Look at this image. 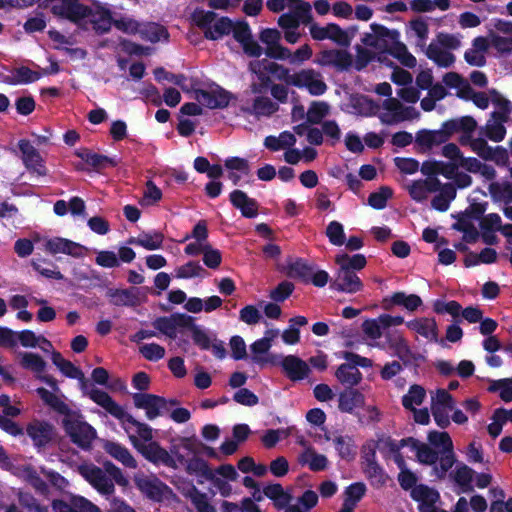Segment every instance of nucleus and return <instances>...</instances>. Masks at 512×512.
I'll return each mask as SVG.
<instances>
[{"label":"nucleus","instance_id":"1","mask_svg":"<svg viewBox=\"0 0 512 512\" xmlns=\"http://www.w3.org/2000/svg\"><path fill=\"white\" fill-rule=\"evenodd\" d=\"M90 399L105 409L110 415L116 419L127 422L136 427L137 433L144 441H151L152 429L145 423L135 419L131 414L127 413L122 406H120L107 392L94 389L90 393Z\"/></svg>","mask_w":512,"mask_h":512},{"label":"nucleus","instance_id":"2","mask_svg":"<svg viewBox=\"0 0 512 512\" xmlns=\"http://www.w3.org/2000/svg\"><path fill=\"white\" fill-rule=\"evenodd\" d=\"M62 426L71 442L84 451L92 448V443L97 436L94 427L83 420L80 412L75 411L67 418L62 419Z\"/></svg>","mask_w":512,"mask_h":512},{"label":"nucleus","instance_id":"3","mask_svg":"<svg viewBox=\"0 0 512 512\" xmlns=\"http://www.w3.org/2000/svg\"><path fill=\"white\" fill-rule=\"evenodd\" d=\"M371 33H365L361 39L365 46L372 47L380 53H387L393 43L400 39V33L396 29H388L386 26L372 23Z\"/></svg>","mask_w":512,"mask_h":512},{"label":"nucleus","instance_id":"4","mask_svg":"<svg viewBox=\"0 0 512 512\" xmlns=\"http://www.w3.org/2000/svg\"><path fill=\"white\" fill-rule=\"evenodd\" d=\"M134 447L141 455L154 465H163L168 468L177 469L176 460L170 453L164 449L157 441L148 443H138L136 437H131Z\"/></svg>","mask_w":512,"mask_h":512},{"label":"nucleus","instance_id":"5","mask_svg":"<svg viewBox=\"0 0 512 512\" xmlns=\"http://www.w3.org/2000/svg\"><path fill=\"white\" fill-rule=\"evenodd\" d=\"M78 473L100 494L112 495L115 491L114 481L106 475L102 468L95 464H81Z\"/></svg>","mask_w":512,"mask_h":512},{"label":"nucleus","instance_id":"6","mask_svg":"<svg viewBox=\"0 0 512 512\" xmlns=\"http://www.w3.org/2000/svg\"><path fill=\"white\" fill-rule=\"evenodd\" d=\"M234 98L233 94L219 85L214 89H196L195 99L199 104L209 109H224L228 107L230 101Z\"/></svg>","mask_w":512,"mask_h":512},{"label":"nucleus","instance_id":"7","mask_svg":"<svg viewBox=\"0 0 512 512\" xmlns=\"http://www.w3.org/2000/svg\"><path fill=\"white\" fill-rule=\"evenodd\" d=\"M18 148L22 154L21 159L23 164L31 174H36L37 176L47 175V168L45 166L44 159L29 140H19Z\"/></svg>","mask_w":512,"mask_h":512},{"label":"nucleus","instance_id":"8","mask_svg":"<svg viewBox=\"0 0 512 512\" xmlns=\"http://www.w3.org/2000/svg\"><path fill=\"white\" fill-rule=\"evenodd\" d=\"M134 406L138 409H144L146 417L154 420L159 417L163 411H167V400L155 394L134 393L132 396Z\"/></svg>","mask_w":512,"mask_h":512},{"label":"nucleus","instance_id":"9","mask_svg":"<svg viewBox=\"0 0 512 512\" xmlns=\"http://www.w3.org/2000/svg\"><path fill=\"white\" fill-rule=\"evenodd\" d=\"M26 433L34 447L40 451L46 448L55 437V428L47 421H34L27 425Z\"/></svg>","mask_w":512,"mask_h":512},{"label":"nucleus","instance_id":"10","mask_svg":"<svg viewBox=\"0 0 512 512\" xmlns=\"http://www.w3.org/2000/svg\"><path fill=\"white\" fill-rule=\"evenodd\" d=\"M191 324V316L185 313H173L170 316H161L156 318L152 325L155 329L166 335L170 339H176V329L186 328Z\"/></svg>","mask_w":512,"mask_h":512},{"label":"nucleus","instance_id":"11","mask_svg":"<svg viewBox=\"0 0 512 512\" xmlns=\"http://www.w3.org/2000/svg\"><path fill=\"white\" fill-rule=\"evenodd\" d=\"M134 483L142 494L155 502H161L164 498L165 491L169 490V487L157 477L136 475L134 477Z\"/></svg>","mask_w":512,"mask_h":512},{"label":"nucleus","instance_id":"12","mask_svg":"<svg viewBox=\"0 0 512 512\" xmlns=\"http://www.w3.org/2000/svg\"><path fill=\"white\" fill-rule=\"evenodd\" d=\"M363 287V282L356 272L350 271L346 267H339L335 280L330 284L331 289L349 294L362 291Z\"/></svg>","mask_w":512,"mask_h":512},{"label":"nucleus","instance_id":"13","mask_svg":"<svg viewBox=\"0 0 512 512\" xmlns=\"http://www.w3.org/2000/svg\"><path fill=\"white\" fill-rule=\"evenodd\" d=\"M319 64L334 67L340 72L348 71L353 66V57L347 50H324L320 53Z\"/></svg>","mask_w":512,"mask_h":512},{"label":"nucleus","instance_id":"14","mask_svg":"<svg viewBox=\"0 0 512 512\" xmlns=\"http://www.w3.org/2000/svg\"><path fill=\"white\" fill-rule=\"evenodd\" d=\"M51 507L54 512H102L98 506L79 495L72 496L69 502L54 499Z\"/></svg>","mask_w":512,"mask_h":512},{"label":"nucleus","instance_id":"15","mask_svg":"<svg viewBox=\"0 0 512 512\" xmlns=\"http://www.w3.org/2000/svg\"><path fill=\"white\" fill-rule=\"evenodd\" d=\"M232 206L240 210L245 218H255L258 215L259 203L256 199L248 197L242 190H233L229 195Z\"/></svg>","mask_w":512,"mask_h":512},{"label":"nucleus","instance_id":"16","mask_svg":"<svg viewBox=\"0 0 512 512\" xmlns=\"http://www.w3.org/2000/svg\"><path fill=\"white\" fill-rule=\"evenodd\" d=\"M283 371L291 381H300L305 379L310 368L308 364L295 355L285 356L280 362Z\"/></svg>","mask_w":512,"mask_h":512},{"label":"nucleus","instance_id":"17","mask_svg":"<svg viewBox=\"0 0 512 512\" xmlns=\"http://www.w3.org/2000/svg\"><path fill=\"white\" fill-rule=\"evenodd\" d=\"M422 299L416 294L406 295L404 292H395L390 297H386L382 301L385 310L391 309L392 306H403L408 311H415L422 305Z\"/></svg>","mask_w":512,"mask_h":512},{"label":"nucleus","instance_id":"18","mask_svg":"<svg viewBox=\"0 0 512 512\" xmlns=\"http://www.w3.org/2000/svg\"><path fill=\"white\" fill-rule=\"evenodd\" d=\"M406 326L432 342H438V327L434 318H417L406 322Z\"/></svg>","mask_w":512,"mask_h":512},{"label":"nucleus","instance_id":"19","mask_svg":"<svg viewBox=\"0 0 512 512\" xmlns=\"http://www.w3.org/2000/svg\"><path fill=\"white\" fill-rule=\"evenodd\" d=\"M76 155L97 172H100L107 167H116L119 163L115 157L98 154L89 149L78 151L76 152Z\"/></svg>","mask_w":512,"mask_h":512},{"label":"nucleus","instance_id":"20","mask_svg":"<svg viewBox=\"0 0 512 512\" xmlns=\"http://www.w3.org/2000/svg\"><path fill=\"white\" fill-rule=\"evenodd\" d=\"M338 408L344 413H353L355 408H362L365 404V396L359 390L346 388L339 394Z\"/></svg>","mask_w":512,"mask_h":512},{"label":"nucleus","instance_id":"21","mask_svg":"<svg viewBox=\"0 0 512 512\" xmlns=\"http://www.w3.org/2000/svg\"><path fill=\"white\" fill-rule=\"evenodd\" d=\"M137 288L109 289L107 296L115 306L136 307L140 304Z\"/></svg>","mask_w":512,"mask_h":512},{"label":"nucleus","instance_id":"22","mask_svg":"<svg viewBox=\"0 0 512 512\" xmlns=\"http://www.w3.org/2000/svg\"><path fill=\"white\" fill-rule=\"evenodd\" d=\"M477 127V122L471 116H463L456 119H450L442 123L441 129L448 139L459 131L463 133H472Z\"/></svg>","mask_w":512,"mask_h":512},{"label":"nucleus","instance_id":"23","mask_svg":"<svg viewBox=\"0 0 512 512\" xmlns=\"http://www.w3.org/2000/svg\"><path fill=\"white\" fill-rule=\"evenodd\" d=\"M42 77V73L34 71L27 66L15 68L12 75H5L2 82L8 85L30 84Z\"/></svg>","mask_w":512,"mask_h":512},{"label":"nucleus","instance_id":"24","mask_svg":"<svg viewBox=\"0 0 512 512\" xmlns=\"http://www.w3.org/2000/svg\"><path fill=\"white\" fill-rule=\"evenodd\" d=\"M103 448L107 454L121 462L124 466L132 469L137 467V461L124 445L118 442L107 441Z\"/></svg>","mask_w":512,"mask_h":512},{"label":"nucleus","instance_id":"25","mask_svg":"<svg viewBox=\"0 0 512 512\" xmlns=\"http://www.w3.org/2000/svg\"><path fill=\"white\" fill-rule=\"evenodd\" d=\"M21 477L28 483L39 495L47 497L50 493L49 486L40 476L37 470L30 464L24 465L21 469Z\"/></svg>","mask_w":512,"mask_h":512},{"label":"nucleus","instance_id":"26","mask_svg":"<svg viewBox=\"0 0 512 512\" xmlns=\"http://www.w3.org/2000/svg\"><path fill=\"white\" fill-rule=\"evenodd\" d=\"M250 69L254 73H258L261 69L265 70L266 72L274 75L279 80L284 81L288 85V81H290V77L292 74L290 73V70L283 65H280L276 62H269L267 60L262 61H254L250 62Z\"/></svg>","mask_w":512,"mask_h":512},{"label":"nucleus","instance_id":"27","mask_svg":"<svg viewBox=\"0 0 512 512\" xmlns=\"http://www.w3.org/2000/svg\"><path fill=\"white\" fill-rule=\"evenodd\" d=\"M139 35L142 40L151 43L169 40V32L167 28L155 22L141 23Z\"/></svg>","mask_w":512,"mask_h":512},{"label":"nucleus","instance_id":"28","mask_svg":"<svg viewBox=\"0 0 512 512\" xmlns=\"http://www.w3.org/2000/svg\"><path fill=\"white\" fill-rule=\"evenodd\" d=\"M335 377L346 388H354L363 379V375L358 368L343 363L335 371Z\"/></svg>","mask_w":512,"mask_h":512},{"label":"nucleus","instance_id":"29","mask_svg":"<svg viewBox=\"0 0 512 512\" xmlns=\"http://www.w3.org/2000/svg\"><path fill=\"white\" fill-rule=\"evenodd\" d=\"M41 400L53 409L55 412L63 415V418L70 416L74 410H71L69 406L61 400L54 392L47 390L46 388L40 387L36 390Z\"/></svg>","mask_w":512,"mask_h":512},{"label":"nucleus","instance_id":"30","mask_svg":"<svg viewBox=\"0 0 512 512\" xmlns=\"http://www.w3.org/2000/svg\"><path fill=\"white\" fill-rule=\"evenodd\" d=\"M475 471L466 464H458L456 469L450 474L453 481L460 487L464 493L472 492L474 487L472 485L473 476Z\"/></svg>","mask_w":512,"mask_h":512},{"label":"nucleus","instance_id":"31","mask_svg":"<svg viewBox=\"0 0 512 512\" xmlns=\"http://www.w3.org/2000/svg\"><path fill=\"white\" fill-rule=\"evenodd\" d=\"M390 348L395 352V355L403 362L405 366L409 365L412 361L423 360L424 357L419 353H414L409 347L407 341L399 336L390 343Z\"/></svg>","mask_w":512,"mask_h":512},{"label":"nucleus","instance_id":"32","mask_svg":"<svg viewBox=\"0 0 512 512\" xmlns=\"http://www.w3.org/2000/svg\"><path fill=\"white\" fill-rule=\"evenodd\" d=\"M333 444L339 457L346 461H352L357 454V446L353 437L349 435H338L333 438Z\"/></svg>","mask_w":512,"mask_h":512},{"label":"nucleus","instance_id":"33","mask_svg":"<svg viewBox=\"0 0 512 512\" xmlns=\"http://www.w3.org/2000/svg\"><path fill=\"white\" fill-rule=\"evenodd\" d=\"M89 17H91L93 29L100 35L108 33L115 21L111 11L105 8L98 9L95 12L92 11Z\"/></svg>","mask_w":512,"mask_h":512},{"label":"nucleus","instance_id":"34","mask_svg":"<svg viewBox=\"0 0 512 512\" xmlns=\"http://www.w3.org/2000/svg\"><path fill=\"white\" fill-rule=\"evenodd\" d=\"M313 268L306 260L297 258L294 262L288 264L286 274L289 278L298 279L304 284H309V277Z\"/></svg>","mask_w":512,"mask_h":512},{"label":"nucleus","instance_id":"35","mask_svg":"<svg viewBox=\"0 0 512 512\" xmlns=\"http://www.w3.org/2000/svg\"><path fill=\"white\" fill-rule=\"evenodd\" d=\"M278 108V104L273 102L270 98L258 96L254 99L252 108L248 109L247 112L254 114L257 117L271 116L278 110Z\"/></svg>","mask_w":512,"mask_h":512},{"label":"nucleus","instance_id":"36","mask_svg":"<svg viewBox=\"0 0 512 512\" xmlns=\"http://www.w3.org/2000/svg\"><path fill=\"white\" fill-rule=\"evenodd\" d=\"M414 442L416 444H411V449L416 451V456L420 463L426 465H435L438 462L439 453L436 450L425 443H421L415 438Z\"/></svg>","mask_w":512,"mask_h":512},{"label":"nucleus","instance_id":"37","mask_svg":"<svg viewBox=\"0 0 512 512\" xmlns=\"http://www.w3.org/2000/svg\"><path fill=\"white\" fill-rule=\"evenodd\" d=\"M410 496L414 501L418 502V504L440 501L439 492L425 484L415 486L411 490Z\"/></svg>","mask_w":512,"mask_h":512},{"label":"nucleus","instance_id":"38","mask_svg":"<svg viewBox=\"0 0 512 512\" xmlns=\"http://www.w3.org/2000/svg\"><path fill=\"white\" fill-rule=\"evenodd\" d=\"M335 263L339 265V267H346L350 271H359L362 270L366 264L367 260L363 254H354L350 256L347 253L338 254L335 257Z\"/></svg>","mask_w":512,"mask_h":512},{"label":"nucleus","instance_id":"39","mask_svg":"<svg viewBox=\"0 0 512 512\" xmlns=\"http://www.w3.org/2000/svg\"><path fill=\"white\" fill-rule=\"evenodd\" d=\"M185 463L187 464L186 471L188 474H195L209 481L214 480L215 474L204 459L193 457L189 461L186 460Z\"/></svg>","mask_w":512,"mask_h":512},{"label":"nucleus","instance_id":"40","mask_svg":"<svg viewBox=\"0 0 512 512\" xmlns=\"http://www.w3.org/2000/svg\"><path fill=\"white\" fill-rule=\"evenodd\" d=\"M426 398L425 389L418 384L410 386L408 393L402 397V405L407 410H414L415 405L419 406Z\"/></svg>","mask_w":512,"mask_h":512},{"label":"nucleus","instance_id":"41","mask_svg":"<svg viewBox=\"0 0 512 512\" xmlns=\"http://www.w3.org/2000/svg\"><path fill=\"white\" fill-rule=\"evenodd\" d=\"M311 6L309 3H302L298 6V11L295 14L285 13L282 14L278 19V25L286 30L289 29H297L300 21L299 18L303 13L308 14L310 12Z\"/></svg>","mask_w":512,"mask_h":512},{"label":"nucleus","instance_id":"42","mask_svg":"<svg viewBox=\"0 0 512 512\" xmlns=\"http://www.w3.org/2000/svg\"><path fill=\"white\" fill-rule=\"evenodd\" d=\"M186 496L190 499L197 512H216V509L208 501V497L196 486L192 485Z\"/></svg>","mask_w":512,"mask_h":512},{"label":"nucleus","instance_id":"43","mask_svg":"<svg viewBox=\"0 0 512 512\" xmlns=\"http://www.w3.org/2000/svg\"><path fill=\"white\" fill-rule=\"evenodd\" d=\"M488 189L494 201L506 204L512 202V184L510 182H492Z\"/></svg>","mask_w":512,"mask_h":512},{"label":"nucleus","instance_id":"44","mask_svg":"<svg viewBox=\"0 0 512 512\" xmlns=\"http://www.w3.org/2000/svg\"><path fill=\"white\" fill-rule=\"evenodd\" d=\"M367 491V487L363 482H354L347 486L344 491L343 504H348L352 507H356L357 504L362 500Z\"/></svg>","mask_w":512,"mask_h":512},{"label":"nucleus","instance_id":"45","mask_svg":"<svg viewBox=\"0 0 512 512\" xmlns=\"http://www.w3.org/2000/svg\"><path fill=\"white\" fill-rule=\"evenodd\" d=\"M494 97L492 102L497 106L498 110L492 113V117L495 121L507 122L509 114L512 111V104L509 100L503 98L497 91H492Z\"/></svg>","mask_w":512,"mask_h":512},{"label":"nucleus","instance_id":"46","mask_svg":"<svg viewBox=\"0 0 512 512\" xmlns=\"http://www.w3.org/2000/svg\"><path fill=\"white\" fill-rule=\"evenodd\" d=\"M233 22L228 17H221L211 27L205 31V38L217 40L224 35H229L233 28Z\"/></svg>","mask_w":512,"mask_h":512},{"label":"nucleus","instance_id":"47","mask_svg":"<svg viewBox=\"0 0 512 512\" xmlns=\"http://www.w3.org/2000/svg\"><path fill=\"white\" fill-rule=\"evenodd\" d=\"M16 495L19 505L27 512H49L48 506L40 504L32 493L19 490Z\"/></svg>","mask_w":512,"mask_h":512},{"label":"nucleus","instance_id":"48","mask_svg":"<svg viewBox=\"0 0 512 512\" xmlns=\"http://www.w3.org/2000/svg\"><path fill=\"white\" fill-rule=\"evenodd\" d=\"M329 105L324 101H313L306 113L307 122L310 124H320L324 117L329 113Z\"/></svg>","mask_w":512,"mask_h":512},{"label":"nucleus","instance_id":"49","mask_svg":"<svg viewBox=\"0 0 512 512\" xmlns=\"http://www.w3.org/2000/svg\"><path fill=\"white\" fill-rule=\"evenodd\" d=\"M439 464L434 465L433 470L438 479H444L447 475V472L453 467L456 462V457L453 449L448 451H442L441 456H439Z\"/></svg>","mask_w":512,"mask_h":512},{"label":"nucleus","instance_id":"50","mask_svg":"<svg viewBox=\"0 0 512 512\" xmlns=\"http://www.w3.org/2000/svg\"><path fill=\"white\" fill-rule=\"evenodd\" d=\"M194 317L191 316V324L187 325L192 333L193 343L198 346L201 350H210L211 347V338L207 334L205 330H203L200 326L195 324Z\"/></svg>","mask_w":512,"mask_h":512},{"label":"nucleus","instance_id":"51","mask_svg":"<svg viewBox=\"0 0 512 512\" xmlns=\"http://www.w3.org/2000/svg\"><path fill=\"white\" fill-rule=\"evenodd\" d=\"M392 189L388 186H381L378 191L372 192L368 197V204L376 209H384L387 205V201L392 197Z\"/></svg>","mask_w":512,"mask_h":512},{"label":"nucleus","instance_id":"52","mask_svg":"<svg viewBox=\"0 0 512 512\" xmlns=\"http://www.w3.org/2000/svg\"><path fill=\"white\" fill-rule=\"evenodd\" d=\"M315 76H319L318 71L312 68L302 69L292 74L290 81H288V85L297 87L299 89L307 88L309 82H311Z\"/></svg>","mask_w":512,"mask_h":512},{"label":"nucleus","instance_id":"53","mask_svg":"<svg viewBox=\"0 0 512 512\" xmlns=\"http://www.w3.org/2000/svg\"><path fill=\"white\" fill-rule=\"evenodd\" d=\"M21 366L33 372L41 373L46 367V362L39 354L25 352L21 358Z\"/></svg>","mask_w":512,"mask_h":512},{"label":"nucleus","instance_id":"54","mask_svg":"<svg viewBox=\"0 0 512 512\" xmlns=\"http://www.w3.org/2000/svg\"><path fill=\"white\" fill-rule=\"evenodd\" d=\"M164 235L162 232L154 231L153 233L142 232L140 234V247L146 250H157L163 245Z\"/></svg>","mask_w":512,"mask_h":512},{"label":"nucleus","instance_id":"55","mask_svg":"<svg viewBox=\"0 0 512 512\" xmlns=\"http://www.w3.org/2000/svg\"><path fill=\"white\" fill-rule=\"evenodd\" d=\"M326 236L329 242L335 246H342L345 243V233L343 225L334 220L331 221L326 228Z\"/></svg>","mask_w":512,"mask_h":512},{"label":"nucleus","instance_id":"56","mask_svg":"<svg viewBox=\"0 0 512 512\" xmlns=\"http://www.w3.org/2000/svg\"><path fill=\"white\" fill-rule=\"evenodd\" d=\"M328 39L332 40L340 46L347 47L350 45L351 39L346 31H344L338 24H327Z\"/></svg>","mask_w":512,"mask_h":512},{"label":"nucleus","instance_id":"57","mask_svg":"<svg viewBox=\"0 0 512 512\" xmlns=\"http://www.w3.org/2000/svg\"><path fill=\"white\" fill-rule=\"evenodd\" d=\"M428 441L434 447H442V451L453 449L452 439L447 432L430 431L428 433Z\"/></svg>","mask_w":512,"mask_h":512},{"label":"nucleus","instance_id":"58","mask_svg":"<svg viewBox=\"0 0 512 512\" xmlns=\"http://www.w3.org/2000/svg\"><path fill=\"white\" fill-rule=\"evenodd\" d=\"M295 286L292 282L284 280L270 292V298L275 302H284L293 293Z\"/></svg>","mask_w":512,"mask_h":512},{"label":"nucleus","instance_id":"59","mask_svg":"<svg viewBox=\"0 0 512 512\" xmlns=\"http://www.w3.org/2000/svg\"><path fill=\"white\" fill-rule=\"evenodd\" d=\"M202 272H205V270L199 264V262L189 261L186 264L177 268L176 277L181 279H189L201 276Z\"/></svg>","mask_w":512,"mask_h":512},{"label":"nucleus","instance_id":"60","mask_svg":"<svg viewBox=\"0 0 512 512\" xmlns=\"http://www.w3.org/2000/svg\"><path fill=\"white\" fill-rule=\"evenodd\" d=\"M154 76L158 82L166 80V81L174 83L175 85L181 87L182 89H185L184 83L187 80V78L184 74H174V73L166 71L163 67H157L154 70Z\"/></svg>","mask_w":512,"mask_h":512},{"label":"nucleus","instance_id":"61","mask_svg":"<svg viewBox=\"0 0 512 512\" xmlns=\"http://www.w3.org/2000/svg\"><path fill=\"white\" fill-rule=\"evenodd\" d=\"M376 58V54L360 45L356 46V59L354 68L356 71L364 70L370 62Z\"/></svg>","mask_w":512,"mask_h":512},{"label":"nucleus","instance_id":"62","mask_svg":"<svg viewBox=\"0 0 512 512\" xmlns=\"http://www.w3.org/2000/svg\"><path fill=\"white\" fill-rule=\"evenodd\" d=\"M203 262L210 269H217L222 262V254L210 244H204Z\"/></svg>","mask_w":512,"mask_h":512},{"label":"nucleus","instance_id":"63","mask_svg":"<svg viewBox=\"0 0 512 512\" xmlns=\"http://www.w3.org/2000/svg\"><path fill=\"white\" fill-rule=\"evenodd\" d=\"M103 471L108 475L116 484L126 487L129 484L128 479L124 476L122 470L111 461L103 463Z\"/></svg>","mask_w":512,"mask_h":512},{"label":"nucleus","instance_id":"64","mask_svg":"<svg viewBox=\"0 0 512 512\" xmlns=\"http://www.w3.org/2000/svg\"><path fill=\"white\" fill-rule=\"evenodd\" d=\"M216 16L217 14L213 11L196 10L193 14V20L205 32L207 29H211Z\"/></svg>","mask_w":512,"mask_h":512}]
</instances>
